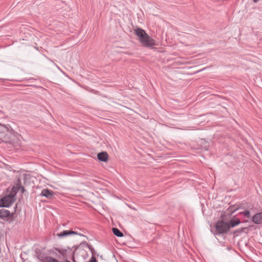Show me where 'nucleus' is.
Segmentation results:
<instances>
[{
	"label": "nucleus",
	"instance_id": "2eb2a0df",
	"mask_svg": "<svg viewBox=\"0 0 262 262\" xmlns=\"http://www.w3.org/2000/svg\"><path fill=\"white\" fill-rule=\"evenodd\" d=\"M55 250L57 251L60 254H61L63 256L65 257L67 255V249H60V248H55Z\"/></svg>",
	"mask_w": 262,
	"mask_h": 262
},
{
	"label": "nucleus",
	"instance_id": "a211bd4d",
	"mask_svg": "<svg viewBox=\"0 0 262 262\" xmlns=\"http://www.w3.org/2000/svg\"><path fill=\"white\" fill-rule=\"evenodd\" d=\"M241 214H244L248 218L250 217V212L249 210H245L244 211L241 212Z\"/></svg>",
	"mask_w": 262,
	"mask_h": 262
},
{
	"label": "nucleus",
	"instance_id": "f257e3e1",
	"mask_svg": "<svg viewBox=\"0 0 262 262\" xmlns=\"http://www.w3.org/2000/svg\"><path fill=\"white\" fill-rule=\"evenodd\" d=\"M5 143L12 147L19 146L20 136L9 125L0 124V143Z\"/></svg>",
	"mask_w": 262,
	"mask_h": 262
},
{
	"label": "nucleus",
	"instance_id": "f3484780",
	"mask_svg": "<svg viewBox=\"0 0 262 262\" xmlns=\"http://www.w3.org/2000/svg\"><path fill=\"white\" fill-rule=\"evenodd\" d=\"M18 183L19 190H20L21 193H24L25 191V189L24 188V187L22 186L20 180L19 179H18Z\"/></svg>",
	"mask_w": 262,
	"mask_h": 262
},
{
	"label": "nucleus",
	"instance_id": "9b49d317",
	"mask_svg": "<svg viewBox=\"0 0 262 262\" xmlns=\"http://www.w3.org/2000/svg\"><path fill=\"white\" fill-rule=\"evenodd\" d=\"M112 231L113 234L118 237L123 236V234L117 228H113Z\"/></svg>",
	"mask_w": 262,
	"mask_h": 262
},
{
	"label": "nucleus",
	"instance_id": "7ed1b4c3",
	"mask_svg": "<svg viewBox=\"0 0 262 262\" xmlns=\"http://www.w3.org/2000/svg\"><path fill=\"white\" fill-rule=\"evenodd\" d=\"M215 229L219 234L226 233L230 230V225L229 223L221 220L216 223Z\"/></svg>",
	"mask_w": 262,
	"mask_h": 262
},
{
	"label": "nucleus",
	"instance_id": "39448f33",
	"mask_svg": "<svg viewBox=\"0 0 262 262\" xmlns=\"http://www.w3.org/2000/svg\"><path fill=\"white\" fill-rule=\"evenodd\" d=\"M16 200V198H12V196L7 195L2 198V201L4 202V207H10Z\"/></svg>",
	"mask_w": 262,
	"mask_h": 262
},
{
	"label": "nucleus",
	"instance_id": "f8f14e48",
	"mask_svg": "<svg viewBox=\"0 0 262 262\" xmlns=\"http://www.w3.org/2000/svg\"><path fill=\"white\" fill-rule=\"evenodd\" d=\"M241 223V221L239 219H236L235 220H231L230 221V228L231 227H234L238 225H239Z\"/></svg>",
	"mask_w": 262,
	"mask_h": 262
},
{
	"label": "nucleus",
	"instance_id": "6e6552de",
	"mask_svg": "<svg viewBox=\"0 0 262 262\" xmlns=\"http://www.w3.org/2000/svg\"><path fill=\"white\" fill-rule=\"evenodd\" d=\"M13 213L11 214L10 212L8 210L2 209H0V218L4 219L10 216H12Z\"/></svg>",
	"mask_w": 262,
	"mask_h": 262
},
{
	"label": "nucleus",
	"instance_id": "f03ea898",
	"mask_svg": "<svg viewBox=\"0 0 262 262\" xmlns=\"http://www.w3.org/2000/svg\"><path fill=\"white\" fill-rule=\"evenodd\" d=\"M136 35L141 45L147 48H151L156 45L155 41L149 36L146 32L140 28H136L134 30Z\"/></svg>",
	"mask_w": 262,
	"mask_h": 262
},
{
	"label": "nucleus",
	"instance_id": "0eeeda50",
	"mask_svg": "<svg viewBox=\"0 0 262 262\" xmlns=\"http://www.w3.org/2000/svg\"><path fill=\"white\" fill-rule=\"evenodd\" d=\"M252 221L256 224H261L262 223V212L255 214L252 217Z\"/></svg>",
	"mask_w": 262,
	"mask_h": 262
},
{
	"label": "nucleus",
	"instance_id": "aec40b11",
	"mask_svg": "<svg viewBox=\"0 0 262 262\" xmlns=\"http://www.w3.org/2000/svg\"><path fill=\"white\" fill-rule=\"evenodd\" d=\"M29 178V176H27V175H25L24 176V184L26 185V181L27 180V179Z\"/></svg>",
	"mask_w": 262,
	"mask_h": 262
},
{
	"label": "nucleus",
	"instance_id": "4468645a",
	"mask_svg": "<svg viewBox=\"0 0 262 262\" xmlns=\"http://www.w3.org/2000/svg\"><path fill=\"white\" fill-rule=\"evenodd\" d=\"M247 228H248L247 227H244V228H242L241 229L236 230L233 232V234L235 236H238L239 234H241L243 232H244L245 230L247 229Z\"/></svg>",
	"mask_w": 262,
	"mask_h": 262
},
{
	"label": "nucleus",
	"instance_id": "412c9836",
	"mask_svg": "<svg viewBox=\"0 0 262 262\" xmlns=\"http://www.w3.org/2000/svg\"><path fill=\"white\" fill-rule=\"evenodd\" d=\"M2 198L0 199V207H3V205H4V202L2 201Z\"/></svg>",
	"mask_w": 262,
	"mask_h": 262
},
{
	"label": "nucleus",
	"instance_id": "dca6fc26",
	"mask_svg": "<svg viewBox=\"0 0 262 262\" xmlns=\"http://www.w3.org/2000/svg\"><path fill=\"white\" fill-rule=\"evenodd\" d=\"M12 190L14 191V192H16V193L19 190L18 180H17V182L15 184V185L12 187Z\"/></svg>",
	"mask_w": 262,
	"mask_h": 262
},
{
	"label": "nucleus",
	"instance_id": "20e7f679",
	"mask_svg": "<svg viewBox=\"0 0 262 262\" xmlns=\"http://www.w3.org/2000/svg\"><path fill=\"white\" fill-rule=\"evenodd\" d=\"M56 236L60 238H62L65 237L66 236L71 235H79L80 236H82V234L77 233L76 231H74L72 230H64L59 233H57Z\"/></svg>",
	"mask_w": 262,
	"mask_h": 262
},
{
	"label": "nucleus",
	"instance_id": "6ab92c4d",
	"mask_svg": "<svg viewBox=\"0 0 262 262\" xmlns=\"http://www.w3.org/2000/svg\"><path fill=\"white\" fill-rule=\"evenodd\" d=\"M16 194V192H14V191H13L11 189V191H10V193L8 195H10V196H12V198H15Z\"/></svg>",
	"mask_w": 262,
	"mask_h": 262
},
{
	"label": "nucleus",
	"instance_id": "423d86ee",
	"mask_svg": "<svg viewBox=\"0 0 262 262\" xmlns=\"http://www.w3.org/2000/svg\"><path fill=\"white\" fill-rule=\"evenodd\" d=\"M40 195L48 199H51L54 197V192L52 190L48 189H43L41 191Z\"/></svg>",
	"mask_w": 262,
	"mask_h": 262
},
{
	"label": "nucleus",
	"instance_id": "4be33fe9",
	"mask_svg": "<svg viewBox=\"0 0 262 262\" xmlns=\"http://www.w3.org/2000/svg\"><path fill=\"white\" fill-rule=\"evenodd\" d=\"M255 3L258 2L259 0H253Z\"/></svg>",
	"mask_w": 262,
	"mask_h": 262
},
{
	"label": "nucleus",
	"instance_id": "393cba45",
	"mask_svg": "<svg viewBox=\"0 0 262 262\" xmlns=\"http://www.w3.org/2000/svg\"><path fill=\"white\" fill-rule=\"evenodd\" d=\"M204 142L203 140H201V142L203 143Z\"/></svg>",
	"mask_w": 262,
	"mask_h": 262
},
{
	"label": "nucleus",
	"instance_id": "ddd939ff",
	"mask_svg": "<svg viewBox=\"0 0 262 262\" xmlns=\"http://www.w3.org/2000/svg\"><path fill=\"white\" fill-rule=\"evenodd\" d=\"M89 248L92 252V256L88 262H97L96 257L94 256V249L91 246H89Z\"/></svg>",
	"mask_w": 262,
	"mask_h": 262
},
{
	"label": "nucleus",
	"instance_id": "9d476101",
	"mask_svg": "<svg viewBox=\"0 0 262 262\" xmlns=\"http://www.w3.org/2000/svg\"><path fill=\"white\" fill-rule=\"evenodd\" d=\"M42 262H60L57 259L50 256H46L43 257Z\"/></svg>",
	"mask_w": 262,
	"mask_h": 262
},
{
	"label": "nucleus",
	"instance_id": "b1692460",
	"mask_svg": "<svg viewBox=\"0 0 262 262\" xmlns=\"http://www.w3.org/2000/svg\"><path fill=\"white\" fill-rule=\"evenodd\" d=\"M204 148H205V149L206 150H207L208 149H207V148H206L205 147H204Z\"/></svg>",
	"mask_w": 262,
	"mask_h": 262
},
{
	"label": "nucleus",
	"instance_id": "5701e85b",
	"mask_svg": "<svg viewBox=\"0 0 262 262\" xmlns=\"http://www.w3.org/2000/svg\"><path fill=\"white\" fill-rule=\"evenodd\" d=\"M65 262H71V261H69V260H66L65 261Z\"/></svg>",
	"mask_w": 262,
	"mask_h": 262
},
{
	"label": "nucleus",
	"instance_id": "1a4fd4ad",
	"mask_svg": "<svg viewBox=\"0 0 262 262\" xmlns=\"http://www.w3.org/2000/svg\"><path fill=\"white\" fill-rule=\"evenodd\" d=\"M97 158L102 162H106L108 159V154L106 152H100L97 155Z\"/></svg>",
	"mask_w": 262,
	"mask_h": 262
}]
</instances>
